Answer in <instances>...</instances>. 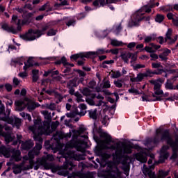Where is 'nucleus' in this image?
Masks as SVG:
<instances>
[{
  "label": "nucleus",
  "instance_id": "26",
  "mask_svg": "<svg viewBox=\"0 0 178 178\" xmlns=\"http://www.w3.org/2000/svg\"><path fill=\"white\" fill-rule=\"evenodd\" d=\"M33 147H34V143L32 140H27L22 144V149H30Z\"/></svg>",
  "mask_w": 178,
  "mask_h": 178
},
{
  "label": "nucleus",
  "instance_id": "56",
  "mask_svg": "<svg viewBox=\"0 0 178 178\" xmlns=\"http://www.w3.org/2000/svg\"><path fill=\"white\" fill-rule=\"evenodd\" d=\"M95 86H97V83L95 82V81H91L89 83V87L90 88H95Z\"/></svg>",
  "mask_w": 178,
  "mask_h": 178
},
{
  "label": "nucleus",
  "instance_id": "7",
  "mask_svg": "<svg viewBox=\"0 0 178 178\" xmlns=\"http://www.w3.org/2000/svg\"><path fill=\"white\" fill-rule=\"evenodd\" d=\"M97 108L95 110H89L88 113L90 119H93L94 120H97V118H102V123L104 126H108L109 124V117L105 115V110L101 111L99 115L97 113Z\"/></svg>",
  "mask_w": 178,
  "mask_h": 178
},
{
  "label": "nucleus",
  "instance_id": "59",
  "mask_svg": "<svg viewBox=\"0 0 178 178\" xmlns=\"http://www.w3.org/2000/svg\"><path fill=\"white\" fill-rule=\"evenodd\" d=\"M136 43L134 42H130L127 44V48L131 49V48H134V47H136Z\"/></svg>",
  "mask_w": 178,
  "mask_h": 178
},
{
  "label": "nucleus",
  "instance_id": "32",
  "mask_svg": "<svg viewBox=\"0 0 178 178\" xmlns=\"http://www.w3.org/2000/svg\"><path fill=\"white\" fill-rule=\"evenodd\" d=\"M156 38V34L153 33L149 36H146L145 38V42H146V44H148V42H151V41H155V39Z\"/></svg>",
  "mask_w": 178,
  "mask_h": 178
},
{
  "label": "nucleus",
  "instance_id": "61",
  "mask_svg": "<svg viewBox=\"0 0 178 178\" xmlns=\"http://www.w3.org/2000/svg\"><path fill=\"white\" fill-rule=\"evenodd\" d=\"M124 174L126 175V176H129V170H130V168L129 167V165H127L125 169H124Z\"/></svg>",
  "mask_w": 178,
  "mask_h": 178
},
{
  "label": "nucleus",
  "instance_id": "5",
  "mask_svg": "<svg viewBox=\"0 0 178 178\" xmlns=\"http://www.w3.org/2000/svg\"><path fill=\"white\" fill-rule=\"evenodd\" d=\"M15 111L19 112L24 111L27 108L29 112L34 111L37 108V105L34 102V100H31L29 98H25L24 99L17 100L15 102Z\"/></svg>",
  "mask_w": 178,
  "mask_h": 178
},
{
  "label": "nucleus",
  "instance_id": "30",
  "mask_svg": "<svg viewBox=\"0 0 178 178\" xmlns=\"http://www.w3.org/2000/svg\"><path fill=\"white\" fill-rule=\"evenodd\" d=\"M102 137L105 139L104 144H106V145H108V144H109L112 141V138L109 136V134L106 133H102Z\"/></svg>",
  "mask_w": 178,
  "mask_h": 178
},
{
  "label": "nucleus",
  "instance_id": "64",
  "mask_svg": "<svg viewBox=\"0 0 178 178\" xmlns=\"http://www.w3.org/2000/svg\"><path fill=\"white\" fill-rule=\"evenodd\" d=\"M76 102H84V100L83 99V97L81 95L77 96Z\"/></svg>",
  "mask_w": 178,
  "mask_h": 178
},
{
  "label": "nucleus",
  "instance_id": "21",
  "mask_svg": "<svg viewBox=\"0 0 178 178\" xmlns=\"http://www.w3.org/2000/svg\"><path fill=\"white\" fill-rule=\"evenodd\" d=\"M48 161L49 162H52V161H54V156L48 154L46 157L43 156L41 160H38L37 162L38 163H39V165H44V163H45Z\"/></svg>",
  "mask_w": 178,
  "mask_h": 178
},
{
  "label": "nucleus",
  "instance_id": "29",
  "mask_svg": "<svg viewBox=\"0 0 178 178\" xmlns=\"http://www.w3.org/2000/svg\"><path fill=\"white\" fill-rule=\"evenodd\" d=\"M82 94L86 97H91L92 98H95V95L92 93L91 90L88 88H85L82 90Z\"/></svg>",
  "mask_w": 178,
  "mask_h": 178
},
{
  "label": "nucleus",
  "instance_id": "18",
  "mask_svg": "<svg viewBox=\"0 0 178 178\" xmlns=\"http://www.w3.org/2000/svg\"><path fill=\"white\" fill-rule=\"evenodd\" d=\"M134 157L137 161L141 162V163H145V162L148 161V159L147 158V154L144 152L137 153L134 155Z\"/></svg>",
  "mask_w": 178,
  "mask_h": 178
},
{
  "label": "nucleus",
  "instance_id": "40",
  "mask_svg": "<svg viewBox=\"0 0 178 178\" xmlns=\"http://www.w3.org/2000/svg\"><path fill=\"white\" fill-rule=\"evenodd\" d=\"M127 45V44H123V42L116 40H113L111 41V45H113L114 47H120V45Z\"/></svg>",
  "mask_w": 178,
  "mask_h": 178
},
{
  "label": "nucleus",
  "instance_id": "22",
  "mask_svg": "<svg viewBox=\"0 0 178 178\" xmlns=\"http://www.w3.org/2000/svg\"><path fill=\"white\" fill-rule=\"evenodd\" d=\"M168 149H169V146L164 145L161 149V158H163V159H168L169 157V153H168Z\"/></svg>",
  "mask_w": 178,
  "mask_h": 178
},
{
  "label": "nucleus",
  "instance_id": "35",
  "mask_svg": "<svg viewBox=\"0 0 178 178\" xmlns=\"http://www.w3.org/2000/svg\"><path fill=\"white\" fill-rule=\"evenodd\" d=\"M13 123L14 126H16L17 129H19V127L22 126V120L20 118H14V119L13 118V123H11V124H13Z\"/></svg>",
  "mask_w": 178,
  "mask_h": 178
},
{
  "label": "nucleus",
  "instance_id": "47",
  "mask_svg": "<svg viewBox=\"0 0 178 178\" xmlns=\"http://www.w3.org/2000/svg\"><path fill=\"white\" fill-rule=\"evenodd\" d=\"M68 87H76L77 86V79L70 81L68 84Z\"/></svg>",
  "mask_w": 178,
  "mask_h": 178
},
{
  "label": "nucleus",
  "instance_id": "42",
  "mask_svg": "<svg viewBox=\"0 0 178 178\" xmlns=\"http://www.w3.org/2000/svg\"><path fill=\"white\" fill-rule=\"evenodd\" d=\"M33 73V81H37L38 80V70H33L32 71Z\"/></svg>",
  "mask_w": 178,
  "mask_h": 178
},
{
  "label": "nucleus",
  "instance_id": "37",
  "mask_svg": "<svg viewBox=\"0 0 178 178\" xmlns=\"http://www.w3.org/2000/svg\"><path fill=\"white\" fill-rule=\"evenodd\" d=\"M128 92L130 94H134V95H138L139 94H141L138 90H137L134 87H131L130 89L128 90Z\"/></svg>",
  "mask_w": 178,
  "mask_h": 178
},
{
  "label": "nucleus",
  "instance_id": "12",
  "mask_svg": "<svg viewBox=\"0 0 178 178\" xmlns=\"http://www.w3.org/2000/svg\"><path fill=\"white\" fill-rule=\"evenodd\" d=\"M33 65H34V62L33 61V59L31 58H29L27 60V61L24 63V66L23 69L25 72L19 73L18 76L22 79H24V77H27L28 74L26 72H27V70H29L30 67H33Z\"/></svg>",
  "mask_w": 178,
  "mask_h": 178
},
{
  "label": "nucleus",
  "instance_id": "39",
  "mask_svg": "<svg viewBox=\"0 0 178 178\" xmlns=\"http://www.w3.org/2000/svg\"><path fill=\"white\" fill-rule=\"evenodd\" d=\"M152 69H163V66H162V64L161 63H152Z\"/></svg>",
  "mask_w": 178,
  "mask_h": 178
},
{
  "label": "nucleus",
  "instance_id": "24",
  "mask_svg": "<svg viewBox=\"0 0 178 178\" xmlns=\"http://www.w3.org/2000/svg\"><path fill=\"white\" fill-rule=\"evenodd\" d=\"M1 29L6 31H8V33H13V34H16V33H17V31L13 29V26H9L7 24H3L1 26Z\"/></svg>",
  "mask_w": 178,
  "mask_h": 178
},
{
  "label": "nucleus",
  "instance_id": "53",
  "mask_svg": "<svg viewBox=\"0 0 178 178\" xmlns=\"http://www.w3.org/2000/svg\"><path fill=\"white\" fill-rule=\"evenodd\" d=\"M56 34V31L54 29L49 30L47 33V35H49V37L52 35H55Z\"/></svg>",
  "mask_w": 178,
  "mask_h": 178
},
{
  "label": "nucleus",
  "instance_id": "19",
  "mask_svg": "<svg viewBox=\"0 0 178 178\" xmlns=\"http://www.w3.org/2000/svg\"><path fill=\"white\" fill-rule=\"evenodd\" d=\"M3 129V125L0 124V136H3L5 138V141L7 144H9L10 141H13V136L10 134H3L2 129Z\"/></svg>",
  "mask_w": 178,
  "mask_h": 178
},
{
  "label": "nucleus",
  "instance_id": "20",
  "mask_svg": "<svg viewBox=\"0 0 178 178\" xmlns=\"http://www.w3.org/2000/svg\"><path fill=\"white\" fill-rule=\"evenodd\" d=\"M145 77H148V74L140 73V74H137L136 77L131 78L130 80H131V81H132V83H138L140 81H143V79Z\"/></svg>",
  "mask_w": 178,
  "mask_h": 178
},
{
  "label": "nucleus",
  "instance_id": "28",
  "mask_svg": "<svg viewBox=\"0 0 178 178\" xmlns=\"http://www.w3.org/2000/svg\"><path fill=\"white\" fill-rule=\"evenodd\" d=\"M170 54V50L168 49H165L163 52L161 54H159V58L161 59V60H168V56Z\"/></svg>",
  "mask_w": 178,
  "mask_h": 178
},
{
  "label": "nucleus",
  "instance_id": "51",
  "mask_svg": "<svg viewBox=\"0 0 178 178\" xmlns=\"http://www.w3.org/2000/svg\"><path fill=\"white\" fill-rule=\"evenodd\" d=\"M47 108L50 109L51 111H55L56 109V106L54 103H51L50 104L47 105Z\"/></svg>",
  "mask_w": 178,
  "mask_h": 178
},
{
  "label": "nucleus",
  "instance_id": "9",
  "mask_svg": "<svg viewBox=\"0 0 178 178\" xmlns=\"http://www.w3.org/2000/svg\"><path fill=\"white\" fill-rule=\"evenodd\" d=\"M151 84H154V92L155 95H163V90L161 89L162 87V83H163V80L159 79L157 80H151L149 81Z\"/></svg>",
  "mask_w": 178,
  "mask_h": 178
},
{
  "label": "nucleus",
  "instance_id": "50",
  "mask_svg": "<svg viewBox=\"0 0 178 178\" xmlns=\"http://www.w3.org/2000/svg\"><path fill=\"white\" fill-rule=\"evenodd\" d=\"M49 9V3H47L46 4L43 5L40 8H39V10H48Z\"/></svg>",
  "mask_w": 178,
  "mask_h": 178
},
{
  "label": "nucleus",
  "instance_id": "54",
  "mask_svg": "<svg viewBox=\"0 0 178 178\" xmlns=\"http://www.w3.org/2000/svg\"><path fill=\"white\" fill-rule=\"evenodd\" d=\"M5 88L7 90V91L10 92L12 91L13 86L10 83H6L5 85Z\"/></svg>",
  "mask_w": 178,
  "mask_h": 178
},
{
  "label": "nucleus",
  "instance_id": "15",
  "mask_svg": "<svg viewBox=\"0 0 178 178\" xmlns=\"http://www.w3.org/2000/svg\"><path fill=\"white\" fill-rule=\"evenodd\" d=\"M159 48H161V45L151 43L149 46L145 47L144 49L146 52H149V54H154L156 52V50L159 49Z\"/></svg>",
  "mask_w": 178,
  "mask_h": 178
},
{
  "label": "nucleus",
  "instance_id": "33",
  "mask_svg": "<svg viewBox=\"0 0 178 178\" xmlns=\"http://www.w3.org/2000/svg\"><path fill=\"white\" fill-rule=\"evenodd\" d=\"M121 58L125 63H129V59L131 58V53H124L121 55Z\"/></svg>",
  "mask_w": 178,
  "mask_h": 178
},
{
  "label": "nucleus",
  "instance_id": "2",
  "mask_svg": "<svg viewBox=\"0 0 178 178\" xmlns=\"http://www.w3.org/2000/svg\"><path fill=\"white\" fill-rule=\"evenodd\" d=\"M72 133H73L72 139L66 144L63 150L60 151V154L65 159L67 165H70V166H71L70 170L73 168V163H69V159H74V161H83L84 159V156L83 155L70 150V148H76V151H80L81 152H84L83 143L77 140V134H79V131L72 129L69 133L62 134L63 138H70V137H72Z\"/></svg>",
  "mask_w": 178,
  "mask_h": 178
},
{
  "label": "nucleus",
  "instance_id": "13",
  "mask_svg": "<svg viewBox=\"0 0 178 178\" xmlns=\"http://www.w3.org/2000/svg\"><path fill=\"white\" fill-rule=\"evenodd\" d=\"M95 53L92 52H86V53H79L74 55H72L70 56L71 59H74V60H76L79 58L81 59H84V58H94Z\"/></svg>",
  "mask_w": 178,
  "mask_h": 178
},
{
  "label": "nucleus",
  "instance_id": "6",
  "mask_svg": "<svg viewBox=\"0 0 178 178\" xmlns=\"http://www.w3.org/2000/svg\"><path fill=\"white\" fill-rule=\"evenodd\" d=\"M49 29L48 25H45L42 27V30H32L30 29L28 33L22 35V39L25 41H34V40H37V38H40V36L45 34V31Z\"/></svg>",
  "mask_w": 178,
  "mask_h": 178
},
{
  "label": "nucleus",
  "instance_id": "52",
  "mask_svg": "<svg viewBox=\"0 0 178 178\" xmlns=\"http://www.w3.org/2000/svg\"><path fill=\"white\" fill-rule=\"evenodd\" d=\"M150 58H152L151 60H156L159 58V56H158V54L155 53H152L150 54Z\"/></svg>",
  "mask_w": 178,
  "mask_h": 178
},
{
  "label": "nucleus",
  "instance_id": "60",
  "mask_svg": "<svg viewBox=\"0 0 178 178\" xmlns=\"http://www.w3.org/2000/svg\"><path fill=\"white\" fill-rule=\"evenodd\" d=\"M13 83L15 84V86H19V84H20V80H19L17 78H14Z\"/></svg>",
  "mask_w": 178,
  "mask_h": 178
},
{
  "label": "nucleus",
  "instance_id": "49",
  "mask_svg": "<svg viewBox=\"0 0 178 178\" xmlns=\"http://www.w3.org/2000/svg\"><path fill=\"white\" fill-rule=\"evenodd\" d=\"M103 88H111V81H104V82H103Z\"/></svg>",
  "mask_w": 178,
  "mask_h": 178
},
{
  "label": "nucleus",
  "instance_id": "44",
  "mask_svg": "<svg viewBox=\"0 0 178 178\" xmlns=\"http://www.w3.org/2000/svg\"><path fill=\"white\" fill-rule=\"evenodd\" d=\"M172 40V29H168L166 33L165 41H170Z\"/></svg>",
  "mask_w": 178,
  "mask_h": 178
},
{
  "label": "nucleus",
  "instance_id": "8",
  "mask_svg": "<svg viewBox=\"0 0 178 178\" xmlns=\"http://www.w3.org/2000/svg\"><path fill=\"white\" fill-rule=\"evenodd\" d=\"M104 148L115 149V155H118V156H121L123 154H131V147L130 146L122 147L119 143H116L115 145L110 147L105 146Z\"/></svg>",
  "mask_w": 178,
  "mask_h": 178
},
{
  "label": "nucleus",
  "instance_id": "43",
  "mask_svg": "<svg viewBox=\"0 0 178 178\" xmlns=\"http://www.w3.org/2000/svg\"><path fill=\"white\" fill-rule=\"evenodd\" d=\"M60 167H56L52 168L53 172H57L58 175L60 176H65V172L60 170Z\"/></svg>",
  "mask_w": 178,
  "mask_h": 178
},
{
  "label": "nucleus",
  "instance_id": "36",
  "mask_svg": "<svg viewBox=\"0 0 178 178\" xmlns=\"http://www.w3.org/2000/svg\"><path fill=\"white\" fill-rule=\"evenodd\" d=\"M95 54L93 57H88L90 58L91 59H94V58H97V55H102V54H105V51L104 49H98L96 52L95 51H89Z\"/></svg>",
  "mask_w": 178,
  "mask_h": 178
},
{
  "label": "nucleus",
  "instance_id": "62",
  "mask_svg": "<svg viewBox=\"0 0 178 178\" xmlns=\"http://www.w3.org/2000/svg\"><path fill=\"white\" fill-rule=\"evenodd\" d=\"M161 97H156L155 95H153V99H150V101H161Z\"/></svg>",
  "mask_w": 178,
  "mask_h": 178
},
{
  "label": "nucleus",
  "instance_id": "4",
  "mask_svg": "<svg viewBox=\"0 0 178 178\" xmlns=\"http://www.w3.org/2000/svg\"><path fill=\"white\" fill-rule=\"evenodd\" d=\"M152 8H155V4L152 3L143 6L140 9L136 11L131 17V20L129 22L130 26H140V22L144 19L143 15L149 13Z\"/></svg>",
  "mask_w": 178,
  "mask_h": 178
},
{
  "label": "nucleus",
  "instance_id": "10",
  "mask_svg": "<svg viewBox=\"0 0 178 178\" xmlns=\"http://www.w3.org/2000/svg\"><path fill=\"white\" fill-rule=\"evenodd\" d=\"M3 111H5V106L1 104L0 106V120H3V122H6L8 124L13 123V118H9V115H10V109L7 108L6 114H5L4 117H2V113H3Z\"/></svg>",
  "mask_w": 178,
  "mask_h": 178
},
{
  "label": "nucleus",
  "instance_id": "38",
  "mask_svg": "<svg viewBox=\"0 0 178 178\" xmlns=\"http://www.w3.org/2000/svg\"><path fill=\"white\" fill-rule=\"evenodd\" d=\"M161 10L164 12H173V6L168 5L164 7H161Z\"/></svg>",
  "mask_w": 178,
  "mask_h": 178
},
{
  "label": "nucleus",
  "instance_id": "57",
  "mask_svg": "<svg viewBox=\"0 0 178 178\" xmlns=\"http://www.w3.org/2000/svg\"><path fill=\"white\" fill-rule=\"evenodd\" d=\"M131 63H133V62H136L137 60V54H131Z\"/></svg>",
  "mask_w": 178,
  "mask_h": 178
},
{
  "label": "nucleus",
  "instance_id": "34",
  "mask_svg": "<svg viewBox=\"0 0 178 178\" xmlns=\"http://www.w3.org/2000/svg\"><path fill=\"white\" fill-rule=\"evenodd\" d=\"M64 20L65 21V23L68 27H70V26H74V24H76L74 19L70 17H65Z\"/></svg>",
  "mask_w": 178,
  "mask_h": 178
},
{
  "label": "nucleus",
  "instance_id": "55",
  "mask_svg": "<svg viewBox=\"0 0 178 178\" xmlns=\"http://www.w3.org/2000/svg\"><path fill=\"white\" fill-rule=\"evenodd\" d=\"M118 2H120V0H106L107 5L111 3H118Z\"/></svg>",
  "mask_w": 178,
  "mask_h": 178
},
{
  "label": "nucleus",
  "instance_id": "25",
  "mask_svg": "<svg viewBox=\"0 0 178 178\" xmlns=\"http://www.w3.org/2000/svg\"><path fill=\"white\" fill-rule=\"evenodd\" d=\"M61 63H63V65L64 66H71L72 67H73V66H74V65L70 64L69 63H67V60L66 59V57H65V56L62 57L61 60L56 61V65H60Z\"/></svg>",
  "mask_w": 178,
  "mask_h": 178
},
{
  "label": "nucleus",
  "instance_id": "16",
  "mask_svg": "<svg viewBox=\"0 0 178 178\" xmlns=\"http://www.w3.org/2000/svg\"><path fill=\"white\" fill-rule=\"evenodd\" d=\"M11 22L12 23H15V24H17V31H20V30H22V26L26 24V22L24 21L22 22V20L17 18V15H13Z\"/></svg>",
  "mask_w": 178,
  "mask_h": 178
},
{
  "label": "nucleus",
  "instance_id": "14",
  "mask_svg": "<svg viewBox=\"0 0 178 178\" xmlns=\"http://www.w3.org/2000/svg\"><path fill=\"white\" fill-rule=\"evenodd\" d=\"M29 156H25L23 157V161L19 165H15L13 167V173L15 175H18V173H22V170H23V167L24 166V164L26 163V161H29Z\"/></svg>",
  "mask_w": 178,
  "mask_h": 178
},
{
  "label": "nucleus",
  "instance_id": "58",
  "mask_svg": "<svg viewBox=\"0 0 178 178\" xmlns=\"http://www.w3.org/2000/svg\"><path fill=\"white\" fill-rule=\"evenodd\" d=\"M79 108L81 109V111H86L87 109V105L84 104H81Z\"/></svg>",
  "mask_w": 178,
  "mask_h": 178
},
{
  "label": "nucleus",
  "instance_id": "41",
  "mask_svg": "<svg viewBox=\"0 0 178 178\" xmlns=\"http://www.w3.org/2000/svg\"><path fill=\"white\" fill-rule=\"evenodd\" d=\"M165 17L163 15L159 14L156 16L155 22H156V23H162Z\"/></svg>",
  "mask_w": 178,
  "mask_h": 178
},
{
  "label": "nucleus",
  "instance_id": "3",
  "mask_svg": "<svg viewBox=\"0 0 178 178\" xmlns=\"http://www.w3.org/2000/svg\"><path fill=\"white\" fill-rule=\"evenodd\" d=\"M166 141L168 145L172 148V155L170 159H176L177 158V151H178V135L175 136V141L173 142L172 139V136L169 134L168 130H162L158 129L156 130V136L152 141L147 140L145 144L148 145L149 143H153L154 144H158L159 141Z\"/></svg>",
  "mask_w": 178,
  "mask_h": 178
},
{
  "label": "nucleus",
  "instance_id": "27",
  "mask_svg": "<svg viewBox=\"0 0 178 178\" xmlns=\"http://www.w3.org/2000/svg\"><path fill=\"white\" fill-rule=\"evenodd\" d=\"M163 73H165V70L163 69H159L156 71L152 72L151 70H147L146 73H143L144 74H147V76H149V74H162Z\"/></svg>",
  "mask_w": 178,
  "mask_h": 178
},
{
  "label": "nucleus",
  "instance_id": "17",
  "mask_svg": "<svg viewBox=\"0 0 178 178\" xmlns=\"http://www.w3.org/2000/svg\"><path fill=\"white\" fill-rule=\"evenodd\" d=\"M86 102L87 104H88V105H90L91 106H106V102L102 100H99L97 103H95V102H94V99L87 98Z\"/></svg>",
  "mask_w": 178,
  "mask_h": 178
},
{
  "label": "nucleus",
  "instance_id": "1",
  "mask_svg": "<svg viewBox=\"0 0 178 178\" xmlns=\"http://www.w3.org/2000/svg\"><path fill=\"white\" fill-rule=\"evenodd\" d=\"M42 115L44 116V119L47 121L44 122L43 127H40L41 124V121L40 120H34V125L29 127V130L33 134V138L35 141H38L36 143L33 150L31 151L28 154V158L29 159V165L24 167V170H29V169H33L34 166V155H38L40 154V150L42 148V138L40 136L42 134H45V136H49L52 131H51V125L49 122H51V113H48L47 111H42Z\"/></svg>",
  "mask_w": 178,
  "mask_h": 178
},
{
  "label": "nucleus",
  "instance_id": "23",
  "mask_svg": "<svg viewBox=\"0 0 178 178\" xmlns=\"http://www.w3.org/2000/svg\"><path fill=\"white\" fill-rule=\"evenodd\" d=\"M92 5L95 8H101V6L108 5V3H106V0H95L93 1Z\"/></svg>",
  "mask_w": 178,
  "mask_h": 178
},
{
  "label": "nucleus",
  "instance_id": "63",
  "mask_svg": "<svg viewBox=\"0 0 178 178\" xmlns=\"http://www.w3.org/2000/svg\"><path fill=\"white\" fill-rule=\"evenodd\" d=\"M172 23L174 24V26H176L177 27H178V17H176V19H172Z\"/></svg>",
  "mask_w": 178,
  "mask_h": 178
},
{
  "label": "nucleus",
  "instance_id": "46",
  "mask_svg": "<svg viewBox=\"0 0 178 178\" xmlns=\"http://www.w3.org/2000/svg\"><path fill=\"white\" fill-rule=\"evenodd\" d=\"M166 90H176V88L173 86V84L170 82H167L165 83Z\"/></svg>",
  "mask_w": 178,
  "mask_h": 178
},
{
  "label": "nucleus",
  "instance_id": "45",
  "mask_svg": "<svg viewBox=\"0 0 178 178\" xmlns=\"http://www.w3.org/2000/svg\"><path fill=\"white\" fill-rule=\"evenodd\" d=\"M111 76L113 79H118V78L120 77V76H122V74H120V72L116 71V72H112Z\"/></svg>",
  "mask_w": 178,
  "mask_h": 178
},
{
  "label": "nucleus",
  "instance_id": "31",
  "mask_svg": "<svg viewBox=\"0 0 178 178\" xmlns=\"http://www.w3.org/2000/svg\"><path fill=\"white\" fill-rule=\"evenodd\" d=\"M113 32L116 34V35H119V33L122 31V24H117L113 27Z\"/></svg>",
  "mask_w": 178,
  "mask_h": 178
},
{
  "label": "nucleus",
  "instance_id": "48",
  "mask_svg": "<svg viewBox=\"0 0 178 178\" xmlns=\"http://www.w3.org/2000/svg\"><path fill=\"white\" fill-rule=\"evenodd\" d=\"M114 84L115 87H118V88H122V87H123V83H122V81L120 80L114 81Z\"/></svg>",
  "mask_w": 178,
  "mask_h": 178
},
{
  "label": "nucleus",
  "instance_id": "11",
  "mask_svg": "<svg viewBox=\"0 0 178 178\" xmlns=\"http://www.w3.org/2000/svg\"><path fill=\"white\" fill-rule=\"evenodd\" d=\"M108 178H122V172L115 165L109 166Z\"/></svg>",
  "mask_w": 178,
  "mask_h": 178
}]
</instances>
